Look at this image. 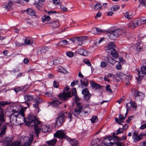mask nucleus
Segmentation results:
<instances>
[{
	"label": "nucleus",
	"mask_w": 146,
	"mask_h": 146,
	"mask_svg": "<svg viewBox=\"0 0 146 146\" xmlns=\"http://www.w3.org/2000/svg\"><path fill=\"white\" fill-rule=\"evenodd\" d=\"M25 110L24 108H22L17 115H11L10 117V120L12 125H17L21 124V123H20V122H21V120L23 121L25 123L26 125L29 126L35 125L36 122L38 123L34 115L32 113L29 114L27 118L25 119L24 113Z\"/></svg>",
	"instance_id": "f257e3e1"
},
{
	"label": "nucleus",
	"mask_w": 146,
	"mask_h": 146,
	"mask_svg": "<svg viewBox=\"0 0 146 146\" xmlns=\"http://www.w3.org/2000/svg\"><path fill=\"white\" fill-rule=\"evenodd\" d=\"M96 33L94 34L100 35L102 33H105L109 36H118L121 35L125 36L126 35V33L125 30H122L120 29H117L115 30H112L110 29L107 30H102L100 28L96 27Z\"/></svg>",
	"instance_id": "f03ea898"
},
{
	"label": "nucleus",
	"mask_w": 146,
	"mask_h": 146,
	"mask_svg": "<svg viewBox=\"0 0 146 146\" xmlns=\"http://www.w3.org/2000/svg\"><path fill=\"white\" fill-rule=\"evenodd\" d=\"M34 115L38 123L36 122L35 125L31 126L34 127L35 131L36 133V135L37 137H38V134L40 133L41 129L42 130V132L43 133H47L50 131V128L46 125H43L40 126L41 122L39 121L38 119L36 117L35 115Z\"/></svg>",
	"instance_id": "7ed1b4c3"
},
{
	"label": "nucleus",
	"mask_w": 146,
	"mask_h": 146,
	"mask_svg": "<svg viewBox=\"0 0 146 146\" xmlns=\"http://www.w3.org/2000/svg\"><path fill=\"white\" fill-rule=\"evenodd\" d=\"M67 112L66 111H64L58 115V117L56 121V125L60 126L65 122L67 116Z\"/></svg>",
	"instance_id": "20e7f679"
},
{
	"label": "nucleus",
	"mask_w": 146,
	"mask_h": 146,
	"mask_svg": "<svg viewBox=\"0 0 146 146\" xmlns=\"http://www.w3.org/2000/svg\"><path fill=\"white\" fill-rule=\"evenodd\" d=\"M13 138L12 137H7L5 139V142L6 146H22L20 142L15 141L11 143Z\"/></svg>",
	"instance_id": "39448f33"
},
{
	"label": "nucleus",
	"mask_w": 146,
	"mask_h": 146,
	"mask_svg": "<svg viewBox=\"0 0 146 146\" xmlns=\"http://www.w3.org/2000/svg\"><path fill=\"white\" fill-rule=\"evenodd\" d=\"M59 97L62 100L66 101L69 98L71 97V92L69 91L67 92L60 94L59 95Z\"/></svg>",
	"instance_id": "423d86ee"
},
{
	"label": "nucleus",
	"mask_w": 146,
	"mask_h": 146,
	"mask_svg": "<svg viewBox=\"0 0 146 146\" xmlns=\"http://www.w3.org/2000/svg\"><path fill=\"white\" fill-rule=\"evenodd\" d=\"M33 135H30V137L27 136H25L24 138V140L25 141L27 140V141L24 143L23 146H30L31 145L33 140Z\"/></svg>",
	"instance_id": "0eeeda50"
},
{
	"label": "nucleus",
	"mask_w": 146,
	"mask_h": 146,
	"mask_svg": "<svg viewBox=\"0 0 146 146\" xmlns=\"http://www.w3.org/2000/svg\"><path fill=\"white\" fill-rule=\"evenodd\" d=\"M54 137L61 139L64 138L66 139V137H68L66 136L65 134L62 131L59 130L56 131V133L54 134Z\"/></svg>",
	"instance_id": "6e6552de"
},
{
	"label": "nucleus",
	"mask_w": 146,
	"mask_h": 146,
	"mask_svg": "<svg viewBox=\"0 0 146 146\" xmlns=\"http://www.w3.org/2000/svg\"><path fill=\"white\" fill-rule=\"evenodd\" d=\"M113 139L112 136L108 137L104 139L103 141L104 144L106 146H110L115 144L114 143L112 142L111 141Z\"/></svg>",
	"instance_id": "1a4fd4ad"
},
{
	"label": "nucleus",
	"mask_w": 146,
	"mask_h": 146,
	"mask_svg": "<svg viewBox=\"0 0 146 146\" xmlns=\"http://www.w3.org/2000/svg\"><path fill=\"white\" fill-rule=\"evenodd\" d=\"M82 93L84 95L85 98L86 100H88L91 97V94L89 92L87 88L83 89L82 90Z\"/></svg>",
	"instance_id": "9d476101"
},
{
	"label": "nucleus",
	"mask_w": 146,
	"mask_h": 146,
	"mask_svg": "<svg viewBox=\"0 0 146 146\" xmlns=\"http://www.w3.org/2000/svg\"><path fill=\"white\" fill-rule=\"evenodd\" d=\"M82 37H73L69 39L74 43H76L79 45H81L82 43Z\"/></svg>",
	"instance_id": "9b49d317"
},
{
	"label": "nucleus",
	"mask_w": 146,
	"mask_h": 146,
	"mask_svg": "<svg viewBox=\"0 0 146 146\" xmlns=\"http://www.w3.org/2000/svg\"><path fill=\"white\" fill-rule=\"evenodd\" d=\"M139 24L138 20H134L128 24L129 27L131 29H134L137 27Z\"/></svg>",
	"instance_id": "f8f14e48"
},
{
	"label": "nucleus",
	"mask_w": 146,
	"mask_h": 146,
	"mask_svg": "<svg viewBox=\"0 0 146 146\" xmlns=\"http://www.w3.org/2000/svg\"><path fill=\"white\" fill-rule=\"evenodd\" d=\"M100 139L98 138H96L92 139L91 143L92 146H100Z\"/></svg>",
	"instance_id": "ddd939ff"
},
{
	"label": "nucleus",
	"mask_w": 146,
	"mask_h": 146,
	"mask_svg": "<svg viewBox=\"0 0 146 146\" xmlns=\"http://www.w3.org/2000/svg\"><path fill=\"white\" fill-rule=\"evenodd\" d=\"M67 140L71 144L72 146H79V145L77 141L75 139H71L69 137H66Z\"/></svg>",
	"instance_id": "4468645a"
},
{
	"label": "nucleus",
	"mask_w": 146,
	"mask_h": 146,
	"mask_svg": "<svg viewBox=\"0 0 146 146\" xmlns=\"http://www.w3.org/2000/svg\"><path fill=\"white\" fill-rule=\"evenodd\" d=\"M132 138L133 139L134 142H136L141 140L142 139L140 136H138L137 133L135 132L133 135Z\"/></svg>",
	"instance_id": "2eb2a0df"
},
{
	"label": "nucleus",
	"mask_w": 146,
	"mask_h": 146,
	"mask_svg": "<svg viewBox=\"0 0 146 146\" xmlns=\"http://www.w3.org/2000/svg\"><path fill=\"white\" fill-rule=\"evenodd\" d=\"M26 11L27 14L31 16H35L36 14V11L31 8H28L26 10Z\"/></svg>",
	"instance_id": "dca6fc26"
},
{
	"label": "nucleus",
	"mask_w": 146,
	"mask_h": 146,
	"mask_svg": "<svg viewBox=\"0 0 146 146\" xmlns=\"http://www.w3.org/2000/svg\"><path fill=\"white\" fill-rule=\"evenodd\" d=\"M115 46V43L114 42H110L108 44L106 51L107 52H108V50L114 49V48Z\"/></svg>",
	"instance_id": "f3484780"
},
{
	"label": "nucleus",
	"mask_w": 146,
	"mask_h": 146,
	"mask_svg": "<svg viewBox=\"0 0 146 146\" xmlns=\"http://www.w3.org/2000/svg\"><path fill=\"white\" fill-rule=\"evenodd\" d=\"M8 124L6 123L4 124L2 126V130L0 133V136H2L5 133L7 127L8 126Z\"/></svg>",
	"instance_id": "a211bd4d"
},
{
	"label": "nucleus",
	"mask_w": 146,
	"mask_h": 146,
	"mask_svg": "<svg viewBox=\"0 0 146 146\" xmlns=\"http://www.w3.org/2000/svg\"><path fill=\"white\" fill-rule=\"evenodd\" d=\"M24 98L25 102L27 101H31L34 99V96L30 95H27L24 96Z\"/></svg>",
	"instance_id": "6ab92c4d"
},
{
	"label": "nucleus",
	"mask_w": 146,
	"mask_h": 146,
	"mask_svg": "<svg viewBox=\"0 0 146 146\" xmlns=\"http://www.w3.org/2000/svg\"><path fill=\"white\" fill-rule=\"evenodd\" d=\"M77 105L78 106L75 109L74 111L78 114H79V113L81 112V111L82 108V107L81 106H80V103L79 102L77 103Z\"/></svg>",
	"instance_id": "aec40b11"
},
{
	"label": "nucleus",
	"mask_w": 146,
	"mask_h": 146,
	"mask_svg": "<svg viewBox=\"0 0 146 146\" xmlns=\"http://www.w3.org/2000/svg\"><path fill=\"white\" fill-rule=\"evenodd\" d=\"M138 77H137L136 79L137 80L138 83L139 84L141 83V81L143 79V76L142 74L140 73L139 70H137Z\"/></svg>",
	"instance_id": "412c9836"
},
{
	"label": "nucleus",
	"mask_w": 146,
	"mask_h": 146,
	"mask_svg": "<svg viewBox=\"0 0 146 146\" xmlns=\"http://www.w3.org/2000/svg\"><path fill=\"white\" fill-rule=\"evenodd\" d=\"M62 103L61 102H60L58 100H56L51 102L50 104L53 107L56 106Z\"/></svg>",
	"instance_id": "4be33fe9"
},
{
	"label": "nucleus",
	"mask_w": 146,
	"mask_h": 146,
	"mask_svg": "<svg viewBox=\"0 0 146 146\" xmlns=\"http://www.w3.org/2000/svg\"><path fill=\"white\" fill-rule=\"evenodd\" d=\"M80 83L82 86L87 87L88 84V82L86 79H83L80 80Z\"/></svg>",
	"instance_id": "5701e85b"
},
{
	"label": "nucleus",
	"mask_w": 146,
	"mask_h": 146,
	"mask_svg": "<svg viewBox=\"0 0 146 146\" xmlns=\"http://www.w3.org/2000/svg\"><path fill=\"white\" fill-rule=\"evenodd\" d=\"M50 23L51 24V25L53 28H58L59 26V23L57 21H54L52 23L50 22Z\"/></svg>",
	"instance_id": "b1692460"
},
{
	"label": "nucleus",
	"mask_w": 146,
	"mask_h": 146,
	"mask_svg": "<svg viewBox=\"0 0 146 146\" xmlns=\"http://www.w3.org/2000/svg\"><path fill=\"white\" fill-rule=\"evenodd\" d=\"M48 51V48L45 46L42 48L40 51H37V54L38 55L40 54L41 53H45Z\"/></svg>",
	"instance_id": "393cba45"
},
{
	"label": "nucleus",
	"mask_w": 146,
	"mask_h": 146,
	"mask_svg": "<svg viewBox=\"0 0 146 146\" xmlns=\"http://www.w3.org/2000/svg\"><path fill=\"white\" fill-rule=\"evenodd\" d=\"M56 139H54L47 141V143L49 145L54 146L56 143Z\"/></svg>",
	"instance_id": "a878e982"
},
{
	"label": "nucleus",
	"mask_w": 146,
	"mask_h": 146,
	"mask_svg": "<svg viewBox=\"0 0 146 146\" xmlns=\"http://www.w3.org/2000/svg\"><path fill=\"white\" fill-rule=\"evenodd\" d=\"M90 84L91 86L94 88L96 89L99 88L100 87V85L99 84L95 83L93 81H91L90 82Z\"/></svg>",
	"instance_id": "bb28decb"
},
{
	"label": "nucleus",
	"mask_w": 146,
	"mask_h": 146,
	"mask_svg": "<svg viewBox=\"0 0 146 146\" xmlns=\"http://www.w3.org/2000/svg\"><path fill=\"white\" fill-rule=\"evenodd\" d=\"M50 19V17L49 16L44 15L42 18V22H44L45 21H49Z\"/></svg>",
	"instance_id": "cd10ccee"
},
{
	"label": "nucleus",
	"mask_w": 146,
	"mask_h": 146,
	"mask_svg": "<svg viewBox=\"0 0 146 146\" xmlns=\"http://www.w3.org/2000/svg\"><path fill=\"white\" fill-rule=\"evenodd\" d=\"M111 51V54L114 58H116L118 57V54L114 49H112Z\"/></svg>",
	"instance_id": "c85d7f7f"
},
{
	"label": "nucleus",
	"mask_w": 146,
	"mask_h": 146,
	"mask_svg": "<svg viewBox=\"0 0 146 146\" xmlns=\"http://www.w3.org/2000/svg\"><path fill=\"white\" fill-rule=\"evenodd\" d=\"M79 54L81 55L85 56L86 54V51L85 49L80 48L78 50Z\"/></svg>",
	"instance_id": "c756f323"
},
{
	"label": "nucleus",
	"mask_w": 146,
	"mask_h": 146,
	"mask_svg": "<svg viewBox=\"0 0 146 146\" xmlns=\"http://www.w3.org/2000/svg\"><path fill=\"white\" fill-rule=\"evenodd\" d=\"M134 90L135 92V96L137 97H143L144 96L143 94L141 92H139L137 90Z\"/></svg>",
	"instance_id": "7c9ffc66"
},
{
	"label": "nucleus",
	"mask_w": 146,
	"mask_h": 146,
	"mask_svg": "<svg viewBox=\"0 0 146 146\" xmlns=\"http://www.w3.org/2000/svg\"><path fill=\"white\" fill-rule=\"evenodd\" d=\"M124 16L125 18L128 19H132L133 17L132 15H130L128 12H126V13H125Z\"/></svg>",
	"instance_id": "2f4dec72"
},
{
	"label": "nucleus",
	"mask_w": 146,
	"mask_h": 146,
	"mask_svg": "<svg viewBox=\"0 0 146 146\" xmlns=\"http://www.w3.org/2000/svg\"><path fill=\"white\" fill-rule=\"evenodd\" d=\"M107 59L109 62L112 64H113L116 62V61L111 57H108Z\"/></svg>",
	"instance_id": "473e14b6"
},
{
	"label": "nucleus",
	"mask_w": 146,
	"mask_h": 146,
	"mask_svg": "<svg viewBox=\"0 0 146 146\" xmlns=\"http://www.w3.org/2000/svg\"><path fill=\"white\" fill-rule=\"evenodd\" d=\"M60 9L62 11H67L68 9L64 5H62L61 3L60 4Z\"/></svg>",
	"instance_id": "72a5a7b5"
},
{
	"label": "nucleus",
	"mask_w": 146,
	"mask_h": 146,
	"mask_svg": "<svg viewBox=\"0 0 146 146\" xmlns=\"http://www.w3.org/2000/svg\"><path fill=\"white\" fill-rule=\"evenodd\" d=\"M115 76L117 77H118L121 79L123 77L125 76V75L122 72H119L115 74Z\"/></svg>",
	"instance_id": "f704fd0d"
},
{
	"label": "nucleus",
	"mask_w": 146,
	"mask_h": 146,
	"mask_svg": "<svg viewBox=\"0 0 146 146\" xmlns=\"http://www.w3.org/2000/svg\"><path fill=\"white\" fill-rule=\"evenodd\" d=\"M91 122L93 123H94L97 122L98 121L97 117L96 116H93L91 119Z\"/></svg>",
	"instance_id": "c9c22d12"
},
{
	"label": "nucleus",
	"mask_w": 146,
	"mask_h": 146,
	"mask_svg": "<svg viewBox=\"0 0 146 146\" xmlns=\"http://www.w3.org/2000/svg\"><path fill=\"white\" fill-rule=\"evenodd\" d=\"M139 24H142V22L146 23V18L145 17H143L141 18L139 20H138Z\"/></svg>",
	"instance_id": "e433bc0d"
},
{
	"label": "nucleus",
	"mask_w": 146,
	"mask_h": 146,
	"mask_svg": "<svg viewBox=\"0 0 146 146\" xmlns=\"http://www.w3.org/2000/svg\"><path fill=\"white\" fill-rule=\"evenodd\" d=\"M102 7V5L101 4L98 3L96 4L94 7V9L95 10H100Z\"/></svg>",
	"instance_id": "4c0bfd02"
},
{
	"label": "nucleus",
	"mask_w": 146,
	"mask_h": 146,
	"mask_svg": "<svg viewBox=\"0 0 146 146\" xmlns=\"http://www.w3.org/2000/svg\"><path fill=\"white\" fill-rule=\"evenodd\" d=\"M83 112L85 114H86V115H88L90 113V110L88 108H86L84 110Z\"/></svg>",
	"instance_id": "58836bf2"
},
{
	"label": "nucleus",
	"mask_w": 146,
	"mask_h": 146,
	"mask_svg": "<svg viewBox=\"0 0 146 146\" xmlns=\"http://www.w3.org/2000/svg\"><path fill=\"white\" fill-rule=\"evenodd\" d=\"M119 8V7L118 5H115L113 6L111 8V11H115Z\"/></svg>",
	"instance_id": "ea45409f"
},
{
	"label": "nucleus",
	"mask_w": 146,
	"mask_h": 146,
	"mask_svg": "<svg viewBox=\"0 0 146 146\" xmlns=\"http://www.w3.org/2000/svg\"><path fill=\"white\" fill-rule=\"evenodd\" d=\"M119 118L120 123H121L123 122V121L125 119V117H124L122 114H120L119 116Z\"/></svg>",
	"instance_id": "a19ab883"
},
{
	"label": "nucleus",
	"mask_w": 146,
	"mask_h": 146,
	"mask_svg": "<svg viewBox=\"0 0 146 146\" xmlns=\"http://www.w3.org/2000/svg\"><path fill=\"white\" fill-rule=\"evenodd\" d=\"M141 71L143 74H146V67L145 66H142L141 68Z\"/></svg>",
	"instance_id": "79ce46f5"
},
{
	"label": "nucleus",
	"mask_w": 146,
	"mask_h": 146,
	"mask_svg": "<svg viewBox=\"0 0 146 146\" xmlns=\"http://www.w3.org/2000/svg\"><path fill=\"white\" fill-rule=\"evenodd\" d=\"M140 3L142 6L146 7V1L144 0H139Z\"/></svg>",
	"instance_id": "37998d69"
},
{
	"label": "nucleus",
	"mask_w": 146,
	"mask_h": 146,
	"mask_svg": "<svg viewBox=\"0 0 146 146\" xmlns=\"http://www.w3.org/2000/svg\"><path fill=\"white\" fill-rule=\"evenodd\" d=\"M77 92L76 88H73L72 89V96H75L77 95Z\"/></svg>",
	"instance_id": "c03bdc74"
},
{
	"label": "nucleus",
	"mask_w": 146,
	"mask_h": 146,
	"mask_svg": "<svg viewBox=\"0 0 146 146\" xmlns=\"http://www.w3.org/2000/svg\"><path fill=\"white\" fill-rule=\"evenodd\" d=\"M36 102L39 104L43 102L42 99L40 98H37L35 100Z\"/></svg>",
	"instance_id": "a18cd8bd"
},
{
	"label": "nucleus",
	"mask_w": 146,
	"mask_h": 146,
	"mask_svg": "<svg viewBox=\"0 0 146 146\" xmlns=\"http://www.w3.org/2000/svg\"><path fill=\"white\" fill-rule=\"evenodd\" d=\"M84 62L85 64H87L88 66H90L91 65L90 61L87 59L84 60Z\"/></svg>",
	"instance_id": "49530a36"
},
{
	"label": "nucleus",
	"mask_w": 146,
	"mask_h": 146,
	"mask_svg": "<svg viewBox=\"0 0 146 146\" xmlns=\"http://www.w3.org/2000/svg\"><path fill=\"white\" fill-rule=\"evenodd\" d=\"M143 47L142 45L139 46V47L136 48V50L137 52H139L142 51H143Z\"/></svg>",
	"instance_id": "de8ad7c7"
},
{
	"label": "nucleus",
	"mask_w": 146,
	"mask_h": 146,
	"mask_svg": "<svg viewBox=\"0 0 146 146\" xmlns=\"http://www.w3.org/2000/svg\"><path fill=\"white\" fill-rule=\"evenodd\" d=\"M123 132V129L122 128H120L117 130L116 134L117 135H118L119 134L122 133Z\"/></svg>",
	"instance_id": "09e8293b"
},
{
	"label": "nucleus",
	"mask_w": 146,
	"mask_h": 146,
	"mask_svg": "<svg viewBox=\"0 0 146 146\" xmlns=\"http://www.w3.org/2000/svg\"><path fill=\"white\" fill-rule=\"evenodd\" d=\"M40 3H38V2L37 3H34L35 6L37 8L38 10H40L41 8V6L40 5Z\"/></svg>",
	"instance_id": "8fccbe9b"
},
{
	"label": "nucleus",
	"mask_w": 146,
	"mask_h": 146,
	"mask_svg": "<svg viewBox=\"0 0 146 146\" xmlns=\"http://www.w3.org/2000/svg\"><path fill=\"white\" fill-rule=\"evenodd\" d=\"M9 104L7 102L0 101V106H4L5 105H8Z\"/></svg>",
	"instance_id": "3c124183"
},
{
	"label": "nucleus",
	"mask_w": 146,
	"mask_h": 146,
	"mask_svg": "<svg viewBox=\"0 0 146 146\" xmlns=\"http://www.w3.org/2000/svg\"><path fill=\"white\" fill-rule=\"evenodd\" d=\"M67 55L69 57H72L74 55L73 53L71 51H68L66 52Z\"/></svg>",
	"instance_id": "603ef678"
},
{
	"label": "nucleus",
	"mask_w": 146,
	"mask_h": 146,
	"mask_svg": "<svg viewBox=\"0 0 146 146\" xmlns=\"http://www.w3.org/2000/svg\"><path fill=\"white\" fill-rule=\"evenodd\" d=\"M53 87L55 88H58L59 87V83L55 80H54L53 83Z\"/></svg>",
	"instance_id": "864d4df0"
},
{
	"label": "nucleus",
	"mask_w": 146,
	"mask_h": 146,
	"mask_svg": "<svg viewBox=\"0 0 146 146\" xmlns=\"http://www.w3.org/2000/svg\"><path fill=\"white\" fill-rule=\"evenodd\" d=\"M130 105L132 107L134 108H136L137 105L136 103L134 102H131V101H130Z\"/></svg>",
	"instance_id": "5fc2aeb1"
},
{
	"label": "nucleus",
	"mask_w": 146,
	"mask_h": 146,
	"mask_svg": "<svg viewBox=\"0 0 146 146\" xmlns=\"http://www.w3.org/2000/svg\"><path fill=\"white\" fill-rule=\"evenodd\" d=\"M13 2L12 1V0H9L8 3L7 5L11 8V7L13 5Z\"/></svg>",
	"instance_id": "6e6d98bb"
},
{
	"label": "nucleus",
	"mask_w": 146,
	"mask_h": 146,
	"mask_svg": "<svg viewBox=\"0 0 146 146\" xmlns=\"http://www.w3.org/2000/svg\"><path fill=\"white\" fill-rule=\"evenodd\" d=\"M106 90L107 92H109L110 93H111L112 92V90L110 88V86L109 85H108L106 86Z\"/></svg>",
	"instance_id": "4d7b16f0"
},
{
	"label": "nucleus",
	"mask_w": 146,
	"mask_h": 146,
	"mask_svg": "<svg viewBox=\"0 0 146 146\" xmlns=\"http://www.w3.org/2000/svg\"><path fill=\"white\" fill-rule=\"evenodd\" d=\"M142 45V42L141 41H139L136 43L135 44V48L139 47V46H140Z\"/></svg>",
	"instance_id": "13d9d810"
},
{
	"label": "nucleus",
	"mask_w": 146,
	"mask_h": 146,
	"mask_svg": "<svg viewBox=\"0 0 146 146\" xmlns=\"http://www.w3.org/2000/svg\"><path fill=\"white\" fill-rule=\"evenodd\" d=\"M106 65L107 64L105 62H102L101 63V66L103 68L105 67L106 66Z\"/></svg>",
	"instance_id": "bf43d9fd"
},
{
	"label": "nucleus",
	"mask_w": 146,
	"mask_h": 146,
	"mask_svg": "<svg viewBox=\"0 0 146 146\" xmlns=\"http://www.w3.org/2000/svg\"><path fill=\"white\" fill-rule=\"evenodd\" d=\"M33 106L35 108H37L38 112L39 111V108H38V104L36 102L35 104H33Z\"/></svg>",
	"instance_id": "052dcab7"
},
{
	"label": "nucleus",
	"mask_w": 146,
	"mask_h": 146,
	"mask_svg": "<svg viewBox=\"0 0 146 146\" xmlns=\"http://www.w3.org/2000/svg\"><path fill=\"white\" fill-rule=\"evenodd\" d=\"M46 96L47 97H51L52 96L53 94L52 93L50 92H46L45 93Z\"/></svg>",
	"instance_id": "680f3d73"
},
{
	"label": "nucleus",
	"mask_w": 146,
	"mask_h": 146,
	"mask_svg": "<svg viewBox=\"0 0 146 146\" xmlns=\"http://www.w3.org/2000/svg\"><path fill=\"white\" fill-rule=\"evenodd\" d=\"M47 14L48 15H50L51 14H56L57 13V12L56 11H48L47 12Z\"/></svg>",
	"instance_id": "e2e57ef3"
},
{
	"label": "nucleus",
	"mask_w": 146,
	"mask_h": 146,
	"mask_svg": "<svg viewBox=\"0 0 146 146\" xmlns=\"http://www.w3.org/2000/svg\"><path fill=\"white\" fill-rule=\"evenodd\" d=\"M59 63V60L57 59H54L53 62V64H57Z\"/></svg>",
	"instance_id": "0e129e2a"
},
{
	"label": "nucleus",
	"mask_w": 146,
	"mask_h": 146,
	"mask_svg": "<svg viewBox=\"0 0 146 146\" xmlns=\"http://www.w3.org/2000/svg\"><path fill=\"white\" fill-rule=\"evenodd\" d=\"M131 105H130V103H128L126 105V110L127 111H128L129 109L130 108Z\"/></svg>",
	"instance_id": "69168bd1"
},
{
	"label": "nucleus",
	"mask_w": 146,
	"mask_h": 146,
	"mask_svg": "<svg viewBox=\"0 0 146 146\" xmlns=\"http://www.w3.org/2000/svg\"><path fill=\"white\" fill-rule=\"evenodd\" d=\"M116 68L118 70H120L121 68V65L119 63L116 66Z\"/></svg>",
	"instance_id": "338daca9"
},
{
	"label": "nucleus",
	"mask_w": 146,
	"mask_h": 146,
	"mask_svg": "<svg viewBox=\"0 0 146 146\" xmlns=\"http://www.w3.org/2000/svg\"><path fill=\"white\" fill-rule=\"evenodd\" d=\"M140 145V146H146V141L141 143Z\"/></svg>",
	"instance_id": "774afa93"
}]
</instances>
